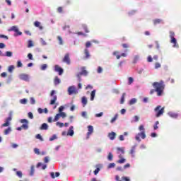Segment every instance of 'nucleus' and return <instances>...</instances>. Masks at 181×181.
<instances>
[{
	"label": "nucleus",
	"mask_w": 181,
	"mask_h": 181,
	"mask_svg": "<svg viewBox=\"0 0 181 181\" xmlns=\"http://www.w3.org/2000/svg\"><path fill=\"white\" fill-rule=\"evenodd\" d=\"M152 86L155 89H151L150 90V95H152L153 93H157L158 97H162L163 91L165 90V82L163 81H160L159 82H153Z\"/></svg>",
	"instance_id": "obj_1"
},
{
	"label": "nucleus",
	"mask_w": 181,
	"mask_h": 181,
	"mask_svg": "<svg viewBox=\"0 0 181 181\" xmlns=\"http://www.w3.org/2000/svg\"><path fill=\"white\" fill-rule=\"evenodd\" d=\"M139 131L141 132L136 134L134 139L135 141H137V142H141V139H145V138H146V134L145 133V127H144V125L141 124L139 127Z\"/></svg>",
	"instance_id": "obj_2"
},
{
	"label": "nucleus",
	"mask_w": 181,
	"mask_h": 181,
	"mask_svg": "<svg viewBox=\"0 0 181 181\" xmlns=\"http://www.w3.org/2000/svg\"><path fill=\"white\" fill-rule=\"evenodd\" d=\"M170 35L169 37L170 38V42L172 43L173 47L174 49H179V43H177V40L175 37V32L173 31H170Z\"/></svg>",
	"instance_id": "obj_3"
},
{
	"label": "nucleus",
	"mask_w": 181,
	"mask_h": 181,
	"mask_svg": "<svg viewBox=\"0 0 181 181\" xmlns=\"http://www.w3.org/2000/svg\"><path fill=\"white\" fill-rule=\"evenodd\" d=\"M21 124H23L21 127L17 128V131H22L23 129H29V121L26 119H21L20 120Z\"/></svg>",
	"instance_id": "obj_4"
},
{
	"label": "nucleus",
	"mask_w": 181,
	"mask_h": 181,
	"mask_svg": "<svg viewBox=\"0 0 181 181\" xmlns=\"http://www.w3.org/2000/svg\"><path fill=\"white\" fill-rule=\"evenodd\" d=\"M13 115V112L10 111L8 113V117L5 119V122L3 124H1V128L9 127V125H11V122L12 121Z\"/></svg>",
	"instance_id": "obj_5"
},
{
	"label": "nucleus",
	"mask_w": 181,
	"mask_h": 181,
	"mask_svg": "<svg viewBox=\"0 0 181 181\" xmlns=\"http://www.w3.org/2000/svg\"><path fill=\"white\" fill-rule=\"evenodd\" d=\"M154 112H156V118H159V117H162V115H163V113L165 112V107H162V106L158 105L154 109Z\"/></svg>",
	"instance_id": "obj_6"
},
{
	"label": "nucleus",
	"mask_w": 181,
	"mask_h": 181,
	"mask_svg": "<svg viewBox=\"0 0 181 181\" xmlns=\"http://www.w3.org/2000/svg\"><path fill=\"white\" fill-rule=\"evenodd\" d=\"M138 147V144H135L133 145L129 151V155H130L131 158L133 159L136 156V148Z\"/></svg>",
	"instance_id": "obj_7"
},
{
	"label": "nucleus",
	"mask_w": 181,
	"mask_h": 181,
	"mask_svg": "<svg viewBox=\"0 0 181 181\" xmlns=\"http://www.w3.org/2000/svg\"><path fill=\"white\" fill-rule=\"evenodd\" d=\"M8 32H15L14 36H22V32L19 31V28L16 25H13L8 29Z\"/></svg>",
	"instance_id": "obj_8"
},
{
	"label": "nucleus",
	"mask_w": 181,
	"mask_h": 181,
	"mask_svg": "<svg viewBox=\"0 0 181 181\" xmlns=\"http://www.w3.org/2000/svg\"><path fill=\"white\" fill-rule=\"evenodd\" d=\"M66 117H67V115L66 114V112H59L55 115L53 119V122H57V121L60 119V118H62L63 119H64V118H66Z\"/></svg>",
	"instance_id": "obj_9"
},
{
	"label": "nucleus",
	"mask_w": 181,
	"mask_h": 181,
	"mask_svg": "<svg viewBox=\"0 0 181 181\" xmlns=\"http://www.w3.org/2000/svg\"><path fill=\"white\" fill-rule=\"evenodd\" d=\"M67 91H68L69 95H73V94L78 93V89H77L75 86H69L68 88Z\"/></svg>",
	"instance_id": "obj_10"
},
{
	"label": "nucleus",
	"mask_w": 181,
	"mask_h": 181,
	"mask_svg": "<svg viewBox=\"0 0 181 181\" xmlns=\"http://www.w3.org/2000/svg\"><path fill=\"white\" fill-rule=\"evenodd\" d=\"M56 94V90H52L50 93V96L53 97V99L50 100V105H54V104H56V101H57V95Z\"/></svg>",
	"instance_id": "obj_11"
},
{
	"label": "nucleus",
	"mask_w": 181,
	"mask_h": 181,
	"mask_svg": "<svg viewBox=\"0 0 181 181\" xmlns=\"http://www.w3.org/2000/svg\"><path fill=\"white\" fill-rule=\"evenodd\" d=\"M167 115L170 117V118H173V119H177V118H179V113L175 112L173 111H169L167 113Z\"/></svg>",
	"instance_id": "obj_12"
},
{
	"label": "nucleus",
	"mask_w": 181,
	"mask_h": 181,
	"mask_svg": "<svg viewBox=\"0 0 181 181\" xmlns=\"http://www.w3.org/2000/svg\"><path fill=\"white\" fill-rule=\"evenodd\" d=\"M93 132H94V127L91 125L88 126V132H87L86 139H89L90 136L92 135Z\"/></svg>",
	"instance_id": "obj_13"
},
{
	"label": "nucleus",
	"mask_w": 181,
	"mask_h": 181,
	"mask_svg": "<svg viewBox=\"0 0 181 181\" xmlns=\"http://www.w3.org/2000/svg\"><path fill=\"white\" fill-rule=\"evenodd\" d=\"M18 78H20V80H23V81H29V75L26 74H21L18 76Z\"/></svg>",
	"instance_id": "obj_14"
},
{
	"label": "nucleus",
	"mask_w": 181,
	"mask_h": 181,
	"mask_svg": "<svg viewBox=\"0 0 181 181\" xmlns=\"http://www.w3.org/2000/svg\"><path fill=\"white\" fill-rule=\"evenodd\" d=\"M67 136H74V127L70 126L68 132H66Z\"/></svg>",
	"instance_id": "obj_15"
},
{
	"label": "nucleus",
	"mask_w": 181,
	"mask_h": 181,
	"mask_svg": "<svg viewBox=\"0 0 181 181\" xmlns=\"http://www.w3.org/2000/svg\"><path fill=\"white\" fill-rule=\"evenodd\" d=\"M95 168L96 169L93 171V173L95 176H97V175H98V173L101 170V168H103V164H97L95 165Z\"/></svg>",
	"instance_id": "obj_16"
},
{
	"label": "nucleus",
	"mask_w": 181,
	"mask_h": 181,
	"mask_svg": "<svg viewBox=\"0 0 181 181\" xmlns=\"http://www.w3.org/2000/svg\"><path fill=\"white\" fill-rule=\"evenodd\" d=\"M54 71H57V73H59V76H62V74H63V72L64 71V70H63V69L60 66H59V65H55L54 66Z\"/></svg>",
	"instance_id": "obj_17"
},
{
	"label": "nucleus",
	"mask_w": 181,
	"mask_h": 181,
	"mask_svg": "<svg viewBox=\"0 0 181 181\" xmlns=\"http://www.w3.org/2000/svg\"><path fill=\"white\" fill-rule=\"evenodd\" d=\"M81 71L78 73V74H79V76H87L88 75V71H87V70H86V66L81 67Z\"/></svg>",
	"instance_id": "obj_18"
},
{
	"label": "nucleus",
	"mask_w": 181,
	"mask_h": 181,
	"mask_svg": "<svg viewBox=\"0 0 181 181\" xmlns=\"http://www.w3.org/2000/svg\"><path fill=\"white\" fill-rule=\"evenodd\" d=\"M62 62L64 63H66L68 65H70L71 62H70V54H66Z\"/></svg>",
	"instance_id": "obj_19"
},
{
	"label": "nucleus",
	"mask_w": 181,
	"mask_h": 181,
	"mask_svg": "<svg viewBox=\"0 0 181 181\" xmlns=\"http://www.w3.org/2000/svg\"><path fill=\"white\" fill-rule=\"evenodd\" d=\"M107 136L110 141H114V139H115V136H117V134L114 132H112L107 134Z\"/></svg>",
	"instance_id": "obj_20"
},
{
	"label": "nucleus",
	"mask_w": 181,
	"mask_h": 181,
	"mask_svg": "<svg viewBox=\"0 0 181 181\" xmlns=\"http://www.w3.org/2000/svg\"><path fill=\"white\" fill-rule=\"evenodd\" d=\"M40 129L41 131H47L49 129V125L47 123H43L41 124Z\"/></svg>",
	"instance_id": "obj_21"
},
{
	"label": "nucleus",
	"mask_w": 181,
	"mask_h": 181,
	"mask_svg": "<svg viewBox=\"0 0 181 181\" xmlns=\"http://www.w3.org/2000/svg\"><path fill=\"white\" fill-rule=\"evenodd\" d=\"M116 149L117 154L121 153L122 155H124V153H125V147H117Z\"/></svg>",
	"instance_id": "obj_22"
},
{
	"label": "nucleus",
	"mask_w": 181,
	"mask_h": 181,
	"mask_svg": "<svg viewBox=\"0 0 181 181\" xmlns=\"http://www.w3.org/2000/svg\"><path fill=\"white\" fill-rule=\"evenodd\" d=\"M49 175L52 179H56V177H59V176H60V173L56 172L54 175V172H51L49 173Z\"/></svg>",
	"instance_id": "obj_23"
},
{
	"label": "nucleus",
	"mask_w": 181,
	"mask_h": 181,
	"mask_svg": "<svg viewBox=\"0 0 181 181\" xmlns=\"http://www.w3.org/2000/svg\"><path fill=\"white\" fill-rule=\"evenodd\" d=\"M63 30H68V33H69V35H74V33H73V32H71V30H70V25H65L64 27H63Z\"/></svg>",
	"instance_id": "obj_24"
},
{
	"label": "nucleus",
	"mask_w": 181,
	"mask_h": 181,
	"mask_svg": "<svg viewBox=\"0 0 181 181\" xmlns=\"http://www.w3.org/2000/svg\"><path fill=\"white\" fill-rule=\"evenodd\" d=\"M84 54H85V57H83V59L85 60H87L90 57V52L88 51V49L86 48L84 49Z\"/></svg>",
	"instance_id": "obj_25"
},
{
	"label": "nucleus",
	"mask_w": 181,
	"mask_h": 181,
	"mask_svg": "<svg viewBox=\"0 0 181 181\" xmlns=\"http://www.w3.org/2000/svg\"><path fill=\"white\" fill-rule=\"evenodd\" d=\"M81 103H82L83 107H86V105H87L88 100L86 96H83L81 98Z\"/></svg>",
	"instance_id": "obj_26"
},
{
	"label": "nucleus",
	"mask_w": 181,
	"mask_h": 181,
	"mask_svg": "<svg viewBox=\"0 0 181 181\" xmlns=\"http://www.w3.org/2000/svg\"><path fill=\"white\" fill-rule=\"evenodd\" d=\"M153 22V25H159V23H163V20L160 18H156V19H154Z\"/></svg>",
	"instance_id": "obj_27"
},
{
	"label": "nucleus",
	"mask_w": 181,
	"mask_h": 181,
	"mask_svg": "<svg viewBox=\"0 0 181 181\" xmlns=\"http://www.w3.org/2000/svg\"><path fill=\"white\" fill-rule=\"evenodd\" d=\"M112 56H115L117 60H119L121 59V55L119 54V52L118 51H114L112 52Z\"/></svg>",
	"instance_id": "obj_28"
},
{
	"label": "nucleus",
	"mask_w": 181,
	"mask_h": 181,
	"mask_svg": "<svg viewBox=\"0 0 181 181\" xmlns=\"http://www.w3.org/2000/svg\"><path fill=\"white\" fill-rule=\"evenodd\" d=\"M107 158L109 162H112V159H114V155H112V152L108 153Z\"/></svg>",
	"instance_id": "obj_29"
},
{
	"label": "nucleus",
	"mask_w": 181,
	"mask_h": 181,
	"mask_svg": "<svg viewBox=\"0 0 181 181\" xmlns=\"http://www.w3.org/2000/svg\"><path fill=\"white\" fill-rule=\"evenodd\" d=\"M12 132V127H8L4 130V135H9Z\"/></svg>",
	"instance_id": "obj_30"
},
{
	"label": "nucleus",
	"mask_w": 181,
	"mask_h": 181,
	"mask_svg": "<svg viewBox=\"0 0 181 181\" xmlns=\"http://www.w3.org/2000/svg\"><path fill=\"white\" fill-rule=\"evenodd\" d=\"M40 166H42V170H45V169H46V168H47V165L43 164L42 163H38L37 164V168H40Z\"/></svg>",
	"instance_id": "obj_31"
},
{
	"label": "nucleus",
	"mask_w": 181,
	"mask_h": 181,
	"mask_svg": "<svg viewBox=\"0 0 181 181\" xmlns=\"http://www.w3.org/2000/svg\"><path fill=\"white\" fill-rule=\"evenodd\" d=\"M117 119H118V113H116L115 116L111 119L110 124H114Z\"/></svg>",
	"instance_id": "obj_32"
},
{
	"label": "nucleus",
	"mask_w": 181,
	"mask_h": 181,
	"mask_svg": "<svg viewBox=\"0 0 181 181\" xmlns=\"http://www.w3.org/2000/svg\"><path fill=\"white\" fill-rule=\"evenodd\" d=\"M81 115L82 118H84V119H88V115L87 114V112L83 111L81 113Z\"/></svg>",
	"instance_id": "obj_33"
},
{
	"label": "nucleus",
	"mask_w": 181,
	"mask_h": 181,
	"mask_svg": "<svg viewBox=\"0 0 181 181\" xmlns=\"http://www.w3.org/2000/svg\"><path fill=\"white\" fill-rule=\"evenodd\" d=\"M137 101H138V100L136 98H134L129 100V105H134V104H136Z\"/></svg>",
	"instance_id": "obj_34"
},
{
	"label": "nucleus",
	"mask_w": 181,
	"mask_h": 181,
	"mask_svg": "<svg viewBox=\"0 0 181 181\" xmlns=\"http://www.w3.org/2000/svg\"><path fill=\"white\" fill-rule=\"evenodd\" d=\"M139 59H140L139 55H135L134 57V59H133L134 64H136V63H138V62H139Z\"/></svg>",
	"instance_id": "obj_35"
},
{
	"label": "nucleus",
	"mask_w": 181,
	"mask_h": 181,
	"mask_svg": "<svg viewBox=\"0 0 181 181\" xmlns=\"http://www.w3.org/2000/svg\"><path fill=\"white\" fill-rule=\"evenodd\" d=\"M95 89L90 93V101H94V98H95Z\"/></svg>",
	"instance_id": "obj_36"
},
{
	"label": "nucleus",
	"mask_w": 181,
	"mask_h": 181,
	"mask_svg": "<svg viewBox=\"0 0 181 181\" xmlns=\"http://www.w3.org/2000/svg\"><path fill=\"white\" fill-rule=\"evenodd\" d=\"M125 95H127V93H123L120 99V104H124V103H125Z\"/></svg>",
	"instance_id": "obj_37"
},
{
	"label": "nucleus",
	"mask_w": 181,
	"mask_h": 181,
	"mask_svg": "<svg viewBox=\"0 0 181 181\" xmlns=\"http://www.w3.org/2000/svg\"><path fill=\"white\" fill-rule=\"evenodd\" d=\"M35 175V165H31L30 171V176H34Z\"/></svg>",
	"instance_id": "obj_38"
},
{
	"label": "nucleus",
	"mask_w": 181,
	"mask_h": 181,
	"mask_svg": "<svg viewBox=\"0 0 181 181\" xmlns=\"http://www.w3.org/2000/svg\"><path fill=\"white\" fill-rule=\"evenodd\" d=\"M54 83L55 86H57L60 84V83H62V81H60V78H59V77L56 76Z\"/></svg>",
	"instance_id": "obj_39"
},
{
	"label": "nucleus",
	"mask_w": 181,
	"mask_h": 181,
	"mask_svg": "<svg viewBox=\"0 0 181 181\" xmlns=\"http://www.w3.org/2000/svg\"><path fill=\"white\" fill-rule=\"evenodd\" d=\"M82 28L85 30L86 33H90V30H88V27L86 24H82Z\"/></svg>",
	"instance_id": "obj_40"
},
{
	"label": "nucleus",
	"mask_w": 181,
	"mask_h": 181,
	"mask_svg": "<svg viewBox=\"0 0 181 181\" xmlns=\"http://www.w3.org/2000/svg\"><path fill=\"white\" fill-rule=\"evenodd\" d=\"M20 104H23V105H26L28 104V99L23 98L19 100Z\"/></svg>",
	"instance_id": "obj_41"
},
{
	"label": "nucleus",
	"mask_w": 181,
	"mask_h": 181,
	"mask_svg": "<svg viewBox=\"0 0 181 181\" xmlns=\"http://www.w3.org/2000/svg\"><path fill=\"white\" fill-rule=\"evenodd\" d=\"M34 45H33V41H32V40H28V49H30V47H33Z\"/></svg>",
	"instance_id": "obj_42"
},
{
	"label": "nucleus",
	"mask_w": 181,
	"mask_h": 181,
	"mask_svg": "<svg viewBox=\"0 0 181 181\" xmlns=\"http://www.w3.org/2000/svg\"><path fill=\"white\" fill-rule=\"evenodd\" d=\"M13 70H15V66L11 65L8 66V73H13Z\"/></svg>",
	"instance_id": "obj_43"
},
{
	"label": "nucleus",
	"mask_w": 181,
	"mask_h": 181,
	"mask_svg": "<svg viewBox=\"0 0 181 181\" xmlns=\"http://www.w3.org/2000/svg\"><path fill=\"white\" fill-rule=\"evenodd\" d=\"M40 42L42 46H47V42L43 38H40Z\"/></svg>",
	"instance_id": "obj_44"
},
{
	"label": "nucleus",
	"mask_w": 181,
	"mask_h": 181,
	"mask_svg": "<svg viewBox=\"0 0 181 181\" xmlns=\"http://www.w3.org/2000/svg\"><path fill=\"white\" fill-rule=\"evenodd\" d=\"M30 104H31V105H35V104H36V100H35V98H30Z\"/></svg>",
	"instance_id": "obj_45"
},
{
	"label": "nucleus",
	"mask_w": 181,
	"mask_h": 181,
	"mask_svg": "<svg viewBox=\"0 0 181 181\" xmlns=\"http://www.w3.org/2000/svg\"><path fill=\"white\" fill-rule=\"evenodd\" d=\"M47 64H43L40 66V70H42V71H45V70H47Z\"/></svg>",
	"instance_id": "obj_46"
},
{
	"label": "nucleus",
	"mask_w": 181,
	"mask_h": 181,
	"mask_svg": "<svg viewBox=\"0 0 181 181\" xmlns=\"http://www.w3.org/2000/svg\"><path fill=\"white\" fill-rule=\"evenodd\" d=\"M159 121H156L153 125V129L154 131H156V129H159Z\"/></svg>",
	"instance_id": "obj_47"
},
{
	"label": "nucleus",
	"mask_w": 181,
	"mask_h": 181,
	"mask_svg": "<svg viewBox=\"0 0 181 181\" xmlns=\"http://www.w3.org/2000/svg\"><path fill=\"white\" fill-rule=\"evenodd\" d=\"M56 126L59 127V128H63V127H64V123L60 122H57Z\"/></svg>",
	"instance_id": "obj_48"
},
{
	"label": "nucleus",
	"mask_w": 181,
	"mask_h": 181,
	"mask_svg": "<svg viewBox=\"0 0 181 181\" xmlns=\"http://www.w3.org/2000/svg\"><path fill=\"white\" fill-rule=\"evenodd\" d=\"M4 54L6 57H12L13 53L11 51H6Z\"/></svg>",
	"instance_id": "obj_49"
},
{
	"label": "nucleus",
	"mask_w": 181,
	"mask_h": 181,
	"mask_svg": "<svg viewBox=\"0 0 181 181\" xmlns=\"http://www.w3.org/2000/svg\"><path fill=\"white\" fill-rule=\"evenodd\" d=\"M103 115H104V112H100V113H96L95 115V118H101V117H103Z\"/></svg>",
	"instance_id": "obj_50"
},
{
	"label": "nucleus",
	"mask_w": 181,
	"mask_h": 181,
	"mask_svg": "<svg viewBox=\"0 0 181 181\" xmlns=\"http://www.w3.org/2000/svg\"><path fill=\"white\" fill-rule=\"evenodd\" d=\"M16 176H18V177L20 179H22V176H23L22 171H16Z\"/></svg>",
	"instance_id": "obj_51"
},
{
	"label": "nucleus",
	"mask_w": 181,
	"mask_h": 181,
	"mask_svg": "<svg viewBox=\"0 0 181 181\" xmlns=\"http://www.w3.org/2000/svg\"><path fill=\"white\" fill-rule=\"evenodd\" d=\"M114 168H115V163H110L107 166V169H112Z\"/></svg>",
	"instance_id": "obj_52"
},
{
	"label": "nucleus",
	"mask_w": 181,
	"mask_h": 181,
	"mask_svg": "<svg viewBox=\"0 0 181 181\" xmlns=\"http://www.w3.org/2000/svg\"><path fill=\"white\" fill-rule=\"evenodd\" d=\"M35 138L37 139H40V141H41V142H43V141H44L43 137H42V135H40L39 134L35 136Z\"/></svg>",
	"instance_id": "obj_53"
},
{
	"label": "nucleus",
	"mask_w": 181,
	"mask_h": 181,
	"mask_svg": "<svg viewBox=\"0 0 181 181\" xmlns=\"http://www.w3.org/2000/svg\"><path fill=\"white\" fill-rule=\"evenodd\" d=\"M56 139H57V135L54 134V135H52V136L49 138V141H54V140H56Z\"/></svg>",
	"instance_id": "obj_54"
},
{
	"label": "nucleus",
	"mask_w": 181,
	"mask_h": 181,
	"mask_svg": "<svg viewBox=\"0 0 181 181\" xmlns=\"http://www.w3.org/2000/svg\"><path fill=\"white\" fill-rule=\"evenodd\" d=\"M134 120H132L131 122H138V121H139V116H134Z\"/></svg>",
	"instance_id": "obj_55"
},
{
	"label": "nucleus",
	"mask_w": 181,
	"mask_h": 181,
	"mask_svg": "<svg viewBox=\"0 0 181 181\" xmlns=\"http://www.w3.org/2000/svg\"><path fill=\"white\" fill-rule=\"evenodd\" d=\"M103 67L98 66V69H97V74H101V73H103Z\"/></svg>",
	"instance_id": "obj_56"
},
{
	"label": "nucleus",
	"mask_w": 181,
	"mask_h": 181,
	"mask_svg": "<svg viewBox=\"0 0 181 181\" xmlns=\"http://www.w3.org/2000/svg\"><path fill=\"white\" fill-rule=\"evenodd\" d=\"M136 13V11L133 10L128 12L129 16H133V15H135Z\"/></svg>",
	"instance_id": "obj_57"
},
{
	"label": "nucleus",
	"mask_w": 181,
	"mask_h": 181,
	"mask_svg": "<svg viewBox=\"0 0 181 181\" xmlns=\"http://www.w3.org/2000/svg\"><path fill=\"white\" fill-rule=\"evenodd\" d=\"M125 162H127V159L124 158L117 160V163H120V164L125 163Z\"/></svg>",
	"instance_id": "obj_58"
},
{
	"label": "nucleus",
	"mask_w": 181,
	"mask_h": 181,
	"mask_svg": "<svg viewBox=\"0 0 181 181\" xmlns=\"http://www.w3.org/2000/svg\"><path fill=\"white\" fill-rule=\"evenodd\" d=\"M33 151L35 155H40V150H39V148H35Z\"/></svg>",
	"instance_id": "obj_59"
},
{
	"label": "nucleus",
	"mask_w": 181,
	"mask_h": 181,
	"mask_svg": "<svg viewBox=\"0 0 181 181\" xmlns=\"http://www.w3.org/2000/svg\"><path fill=\"white\" fill-rule=\"evenodd\" d=\"M23 64H22V62L18 60L17 62V67H18V69H21V67H23Z\"/></svg>",
	"instance_id": "obj_60"
},
{
	"label": "nucleus",
	"mask_w": 181,
	"mask_h": 181,
	"mask_svg": "<svg viewBox=\"0 0 181 181\" xmlns=\"http://www.w3.org/2000/svg\"><path fill=\"white\" fill-rule=\"evenodd\" d=\"M132 83H134V78L129 77L128 78V84H129V86H131V84H132Z\"/></svg>",
	"instance_id": "obj_61"
},
{
	"label": "nucleus",
	"mask_w": 181,
	"mask_h": 181,
	"mask_svg": "<svg viewBox=\"0 0 181 181\" xmlns=\"http://www.w3.org/2000/svg\"><path fill=\"white\" fill-rule=\"evenodd\" d=\"M57 39H58V40H59V44L60 45H63V38H62V37H60V36H58L57 37Z\"/></svg>",
	"instance_id": "obj_62"
},
{
	"label": "nucleus",
	"mask_w": 181,
	"mask_h": 181,
	"mask_svg": "<svg viewBox=\"0 0 181 181\" xmlns=\"http://www.w3.org/2000/svg\"><path fill=\"white\" fill-rule=\"evenodd\" d=\"M63 111H64V106H60V107H59L58 112H63Z\"/></svg>",
	"instance_id": "obj_63"
},
{
	"label": "nucleus",
	"mask_w": 181,
	"mask_h": 181,
	"mask_svg": "<svg viewBox=\"0 0 181 181\" xmlns=\"http://www.w3.org/2000/svg\"><path fill=\"white\" fill-rule=\"evenodd\" d=\"M122 180L125 181H131L129 177H122Z\"/></svg>",
	"instance_id": "obj_64"
}]
</instances>
